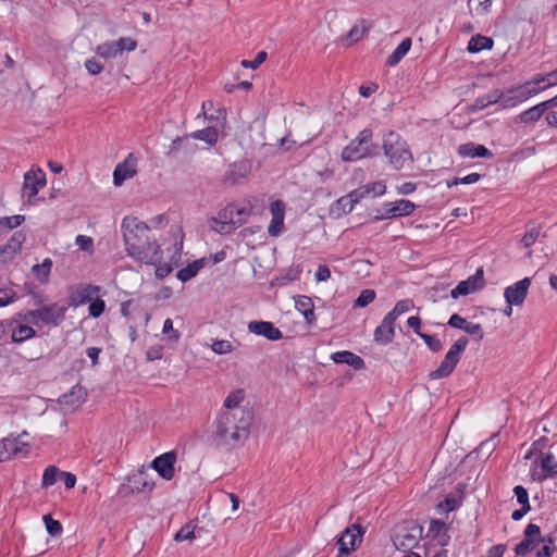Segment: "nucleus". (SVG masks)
I'll return each mask as SVG.
<instances>
[{"label": "nucleus", "instance_id": "1", "mask_svg": "<svg viewBox=\"0 0 557 557\" xmlns=\"http://www.w3.org/2000/svg\"><path fill=\"white\" fill-rule=\"evenodd\" d=\"M125 250L129 257L146 264H157L162 259V250L150 228L137 218L126 216L121 224Z\"/></svg>", "mask_w": 557, "mask_h": 557}, {"label": "nucleus", "instance_id": "2", "mask_svg": "<svg viewBox=\"0 0 557 557\" xmlns=\"http://www.w3.org/2000/svg\"><path fill=\"white\" fill-rule=\"evenodd\" d=\"M252 422L247 409L221 411L215 419L214 435L224 444L234 445L247 438Z\"/></svg>", "mask_w": 557, "mask_h": 557}, {"label": "nucleus", "instance_id": "3", "mask_svg": "<svg viewBox=\"0 0 557 557\" xmlns=\"http://www.w3.org/2000/svg\"><path fill=\"white\" fill-rule=\"evenodd\" d=\"M384 154L395 170H400L413 158L407 143L395 132L387 133L383 138Z\"/></svg>", "mask_w": 557, "mask_h": 557}, {"label": "nucleus", "instance_id": "4", "mask_svg": "<svg viewBox=\"0 0 557 557\" xmlns=\"http://www.w3.org/2000/svg\"><path fill=\"white\" fill-rule=\"evenodd\" d=\"M537 94L539 88H535L531 78L521 85L499 90L500 106L504 109L513 108Z\"/></svg>", "mask_w": 557, "mask_h": 557}, {"label": "nucleus", "instance_id": "5", "mask_svg": "<svg viewBox=\"0 0 557 557\" xmlns=\"http://www.w3.org/2000/svg\"><path fill=\"white\" fill-rule=\"evenodd\" d=\"M468 343L469 339L466 336L457 339L445 355L438 368L430 373V377L432 380H438L450 375L466 350Z\"/></svg>", "mask_w": 557, "mask_h": 557}, {"label": "nucleus", "instance_id": "6", "mask_svg": "<svg viewBox=\"0 0 557 557\" xmlns=\"http://www.w3.org/2000/svg\"><path fill=\"white\" fill-rule=\"evenodd\" d=\"M372 132L363 129L357 138L351 140L342 151V160L345 162L358 161L371 153Z\"/></svg>", "mask_w": 557, "mask_h": 557}, {"label": "nucleus", "instance_id": "7", "mask_svg": "<svg viewBox=\"0 0 557 557\" xmlns=\"http://www.w3.org/2000/svg\"><path fill=\"white\" fill-rule=\"evenodd\" d=\"M65 309L57 304L42 306L37 310L26 312L23 320L34 325L52 324L58 325L64 319Z\"/></svg>", "mask_w": 557, "mask_h": 557}, {"label": "nucleus", "instance_id": "8", "mask_svg": "<svg viewBox=\"0 0 557 557\" xmlns=\"http://www.w3.org/2000/svg\"><path fill=\"white\" fill-rule=\"evenodd\" d=\"M137 48V41L131 37H121L114 41L100 44L96 48L98 57L104 60H114L123 55L124 51L131 52Z\"/></svg>", "mask_w": 557, "mask_h": 557}, {"label": "nucleus", "instance_id": "9", "mask_svg": "<svg viewBox=\"0 0 557 557\" xmlns=\"http://www.w3.org/2000/svg\"><path fill=\"white\" fill-rule=\"evenodd\" d=\"M363 533L364 531L360 524L355 523L347 527L337 541L339 553L348 555L354 552L361 543Z\"/></svg>", "mask_w": 557, "mask_h": 557}, {"label": "nucleus", "instance_id": "10", "mask_svg": "<svg viewBox=\"0 0 557 557\" xmlns=\"http://www.w3.org/2000/svg\"><path fill=\"white\" fill-rule=\"evenodd\" d=\"M46 185V174L41 169L30 170L24 174L23 194L29 203L37 196L40 188Z\"/></svg>", "mask_w": 557, "mask_h": 557}, {"label": "nucleus", "instance_id": "11", "mask_svg": "<svg viewBox=\"0 0 557 557\" xmlns=\"http://www.w3.org/2000/svg\"><path fill=\"white\" fill-rule=\"evenodd\" d=\"M312 140L309 133H305L300 129V125L293 127L292 125L287 128L285 135L281 137V147L286 143H292L295 147V152L298 158H305L306 153L302 148Z\"/></svg>", "mask_w": 557, "mask_h": 557}, {"label": "nucleus", "instance_id": "12", "mask_svg": "<svg viewBox=\"0 0 557 557\" xmlns=\"http://www.w3.org/2000/svg\"><path fill=\"white\" fill-rule=\"evenodd\" d=\"M422 537V527L416 522H410L403 527L396 534L395 544L401 549L407 550L413 548Z\"/></svg>", "mask_w": 557, "mask_h": 557}, {"label": "nucleus", "instance_id": "13", "mask_svg": "<svg viewBox=\"0 0 557 557\" xmlns=\"http://www.w3.org/2000/svg\"><path fill=\"white\" fill-rule=\"evenodd\" d=\"M176 462V453L174 450L164 453L153 459L151 468L164 480H172L175 475L174 465Z\"/></svg>", "mask_w": 557, "mask_h": 557}, {"label": "nucleus", "instance_id": "14", "mask_svg": "<svg viewBox=\"0 0 557 557\" xmlns=\"http://www.w3.org/2000/svg\"><path fill=\"white\" fill-rule=\"evenodd\" d=\"M531 285V278L524 277L517 283L505 288L504 297L507 305L521 306L528 295L529 287Z\"/></svg>", "mask_w": 557, "mask_h": 557}, {"label": "nucleus", "instance_id": "15", "mask_svg": "<svg viewBox=\"0 0 557 557\" xmlns=\"http://www.w3.org/2000/svg\"><path fill=\"white\" fill-rule=\"evenodd\" d=\"M100 294V287L97 285H78L70 294V305L79 307L92 301Z\"/></svg>", "mask_w": 557, "mask_h": 557}, {"label": "nucleus", "instance_id": "16", "mask_svg": "<svg viewBox=\"0 0 557 557\" xmlns=\"http://www.w3.org/2000/svg\"><path fill=\"white\" fill-rule=\"evenodd\" d=\"M484 286L483 270L479 269L474 275L468 280L460 282L451 292L450 295L454 299L460 296L472 294Z\"/></svg>", "mask_w": 557, "mask_h": 557}, {"label": "nucleus", "instance_id": "17", "mask_svg": "<svg viewBox=\"0 0 557 557\" xmlns=\"http://www.w3.org/2000/svg\"><path fill=\"white\" fill-rule=\"evenodd\" d=\"M416 210V205L407 199L396 200L386 205L384 213L376 216V220L408 216Z\"/></svg>", "mask_w": 557, "mask_h": 557}, {"label": "nucleus", "instance_id": "18", "mask_svg": "<svg viewBox=\"0 0 557 557\" xmlns=\"http://www.w3.org/2000/svg\"><path fill=\"white\" fill-rule=\"evenodd\" d=\"M26 443L20 441L18 438L7 437L0 442V461H7L12 457H16L18 455H25Z\"/></svg>", "mask_w": 557, "mask_h": 557}, {"label": "nucleus", "instance_id": "19", "mask_svg": "<svg viewBox=\"0 0 557 557\" xmlns=\"http://www.w3.org/2000/svg\"><path fill=\"white\" fill-rule=\"evenodd\" d=\"M374 341L381 345L392 343L395 337V320L389 315H385L381 324L374 330Z\"/></svg>", "mask_w": 557, "mask_h": 557}, {"label": "nucleus", "instance_id": "20", "mask_svg": "<svg viewBox=\"0 0 557 557\" xmlns=\"http://www.w3.org/2000/svg\"><path fill=\"white\" fill-rule=\"evenodd\" d=\"M248 331L252 334L263 336L269 341L278 339V329H276L272 322L250 321L248 323Z\"/></svg>", "mask_w": 557, "mask_h": 557}, {"label": "nucleus", "instance_id": "21", "mask_svg": "<svg viewBox=\"0 0 557 557\" xmlns=\"http://www.w3.org/2000/svg\"><path fill=\"white\" fill-rule=\"evenodd\" d=\"M26 236L22 231L15 232L10 240L0 247V257L3 261L11 259L21 248L25 242Z\"/></svg>", "mask_w": 557, "mask_h": 557}, {"label": "nucleus", "instance_id": "22", "mask_svg": "<svg viewBox=\"0 0 557 557\" xmlns=\"http://www.w3.org/2000/svg\"><path fill=\"white\" fill-rule=\"evenodd\" d=\"M370 28H371V23L364 18H361V20L357 21V23L352 26V28L348 32V34L344 38H342V42L346 47H349L352 44L361 40L366 36V34L368 33V30Z\"/></svg>", "mask_w": 557, "mask_h": 557}, {"label": "nucleus", "instance_id": "23", "mask_svg": "<svg viewBox=\"0 0 557 557\" xmlns=\"http://www.w3.org/2000/svg\"><path fill=\"white\" fill-rule=\"evenodd\" d=\"M458 153L461 157L466 158H492L493 153L482 145H476L474 143H467L460 145L458 148Z\"/></svg>", "mask_w": 557, "mask_h": 557}, {"label": "nucleus", "instance_id": "24", "mask_svg": "<svg viewBox=\"0 0 557 557\" xmlns=\"http://www.w3.org/2000/svg\"><path fill=\"white\" fill-rule=\"evenodd\" d=\"M428 536L432 537L430 542H437L438 544L447 545L449 536L447 534L446 523L441 520H432Z\"/></svg>", "mask_w": 557, "mask_h": 557}, {"label": "nucleus", "instance_id": "25", "mask_svg": "<svg viewBox=\"0 0 557 557\" xmlns=\"http://www.w3.org/2000/svg\"><path fill=\"white\" fill-rule=\"evenodd\" d=\"M250 172V165L246 161L236 162L232 164L226 172L225 182L230 184H236L239 180L248 176Z\"/></svg>", "mask_w": 557, "mask_h": 557}, {"label": "nucleus", "instance_id": "26", "mask_svg": "<svg viewBox=\"0 0 557 557\" xmlns=\"http://www.w3.org/2000/svg\"><path fill=\"white\" fill-rule=\"evenodd\" d=\"M331 359L335 363H345V364L352 367L356 370L361 369L364 366V362L361 357L355 355L354 352L347 351V350L334 352L331 356Z\"/></svg>", "mask_w": 557, "mask_h": 557}, {"label": "nucleus", "instance_id": "27", "mask_svg": "<svg viewBox=\"0 0 557 557\" xmlns=\"http://www.w3.org/2000/svg\"><path fill=\"white\" fill-rule=\"evenodd\" d=\"M136 174V170L133 165L128 164V161L119 163L113 172V183L115 186H121L126 180L132 178Z\"/></svg>", "mask_w": 557, "mask_h": 557}, {"label": "nucleus", "instance_id": "28", "mask_svg": "<svg viewBox=\"0 0 557 557\" xmlns=\"http://www.w3.org/2000/svg\"><path fill=\"white\" fill-rule=\"evenodd\" d=\"M535 88H539V94L550 87L557 86V69L545 74H535L532 76Z\"/></svg>", "mask_w": 557, "mask_h": 557}, {"label": "nucleus", "instance_id": "29", "mask_svg": "<svg viewBox=\"0 0 557 557\" xmlns=\"http://www.w3.org/2000/svg\"><path fill=\"white\" fill-rule=\"evenodd\" d=\"M541 236L545 237V234L542 232V225L534 223L529 224L525 234L520 240V245L529 249Z\"/></svg>", "mask_w": 557, "mask_h": 557}, {"label": "nucleus", "instance_id": "30", "mask_svg": "<svg viewBox=\"0 0 557 557\" xmlns=\"http://www.w3.org/2000/svg\"><path fill=\"white\" fill-rule=\"evenodd\" d=\"M541 469L543 474L539 476V481H544L548 478L557 475V460L553 454H546L541 460Z\"/></svg>", "mask_w": 557, "mask_h": 557}, {"label": "nucleus", "instance_id": "31", "mask_svg": "<svg viewBox=\"0 0 557 557\" xmlns=\"http://www.w3.org/2000/svg\"><path fill=\"white\" fill-rule=\"evenodd\" d=\"M188 137H190L193 139L202 140L206 144H208L209 146H214L218 141L219 134L214 127L209 126V127L193 132L191 134L186 136V138H188Z\"/></svg>", "mask_w": 557, "mask_h": 557}, {"label": "nucleus", "instance_id": "32", "mask_svg": "<svg viewBox=\"0 0 557 557\" xmlns=\"http://www.w3.org/2000/svg\"><path fill=\"white\" fill-rule=\"evenodd\" d=\"M411 45L412 41L410 38L404 39L387 58V64L389 66L397 65L400 60L409 52Z\"/></svg>", "mask_w": 557, "mask_h": 557}, {"label": "nucleus", "instance_id": "33", "mask_svg": "<svg viewBox=\"0 0 557 557\" xmlns=\"http://www.w3.org/2000/svg\"><path fill=\"white\" fill-rule=\"evenodd\" d=\"M36 336V331L26 324H17L12 329L11 339L13 343H23Z\"/></svg>", "mask_w": 557, "mask_h": 557}, {"label": "nucleus", "instance_id": "34", "mask_svg": "<svg viewBox=\"0 0 557 557\" xmlns=\"http://www.w3.org/2000/svg\"><path fill=\"white\" fill-rule=\"evenodd\" d=\"M492 47V38L482 35H475L469 40L467 49L470 53H476L485 49H491Z\"/></svg>", "mask_w": 557, "mask_h": 557}, {"label": "nucleus", "instance_id": "35", "mask_svg": "<svg viewBox=\"0 0 557 557\" xmlns=\"http://www.w3.org/2000/svg\"><path fill=\"white\" fill-rule=\"evenodd\" d=\"M245 398L244 389H236L231 392L224 399L223 411H235V409H244L240 404Z\"/></svg>", "mask_w": 557, "mask_h": 557}, {"label": "nucleus", "instance_id": "36", "mask_svg": "<svg viewBox=\"0 0 557 557\" xmlns=\"http://www.w3.org/2000/svg\"><path fill=\"white\" fill-rule=\"evenodd\" d=\"M544 113L545 112L543 111V108L540 106V103H537L536 106L522 111L517 116V121L523 124L534 123L537 122Z\"/></svg>", "mask_w": 557, "mask_h": 557}, {"label": "nucleus", "instance_id": "37", "mask_svg": "<svg viewBox=\"0 0 557 557\" xmlns=\"http://www.w3.org/2000/svg\"><path fill=\"white\" fill-rule=\"evenodd\" d=\"M367 197V190L363 186L350 191L347 196L339 199V203L343 205L344 209L348 207V211H352L355 205L361 199Z\"/></svg>", "mask_w": 557, "mask_h": 557}, {"label": "nucleus", "instance_id": "38", "mask_svg": "<svg viewBox=\"0 0 557 557\" xmlns=\"http://www.w3.org/2000/svg\"><path fill=\"white\" fill-rule=\"evenodd\" d=\"M295 308L305 317L308 322H311L314 312L312 300L307 296H299L295 300Z\"/></svg>", "mask_w": 557, "mask_h": 557}, {"label": "nucleus", "instance_id": "39", "mask_svg": "<svg viewBox=\"0 0 557 557\" xmlns=\"http://www.w3.org/2000/svg\"><path fill=\"white\" fill-rule=\"evenodd\" d=\"M203 267V260L200 259V260H195L193 263L188 264L187 267L181 269L177 274H176V277L182 281V282H188L189 280H191L194 276L197 275V273L199 272V270Z\"/></svg>", "mask_w": 557, "mask_h": 557}, {"label": "nucleus", "instance_id": "40", "mask_svg": "<svg viewBox=\"0 0 557 557\" xmlns=\"http://www.w3.org/2000/svg\"><path fill=\"white\" fill-rule=\"evenodd\" d=\"M494 103L500 104L499 89H494L483 96L478 97L474 100L473 106L478 110H482V109H485L486 107L494 104Z\"/></svg>", "mask_w": 557, "mask_h": 557}, {"label": "nucleus", "instance_id": "41", "mask_svg": "<svg viewBox=\"0 0 557 557\" xmlns=\"http://www.w3.org/2000/svg\"><path fill=\"white\" fill-rule=\"evenodd\" d=\"M541 542H544V540L530 539L524 536V539L515 547V553L517 556H525L531 553Z\"/></svg>", "mask_w": 557, "mask_h": 557}, {"label": "nucleus", "instance_id": "42", "mask_svg": "<svg viewBox=\"0 0 557 557\" xmlns=\"http://www.w3.org/2000/svg\"><path fill=\"white\" fill-rule=\"evenodd\" d=\"M61 475V470L57 466H48L42 474L41 486L49 487L53 485Z\"/></svg>", "mask_w": 557, "mask_h": 557}, {"label": "nucleus", "instance_id": "43", "mask_svg": "<svg viewBox=\"0 0 557 557\" xmlns=\"http://www.w3.org/2000/svg\"><path fill=\"white\" fill-rule=\"evenodd\" d=\"M249 210L247 207L238 208L236 205H231L225 209V213H230V219L233 224L235 223H242L243 216H246L249 214ZM226 218V214H224Z\"/></svg>", "mask_w": 557, "mask_h": 557}, {"label": "nucleus", "instance_id": "44", "mask_svg": "<svg viewBox=\"0 0 557 557\" xmlns=\"http://www.w3.org/2000/svg\"><path fill=\"white\" fill-rule=\"evenodd\" d=\"M51 267L52 261L49 258H46L40 264L33 265L32 270L37 275L38 280L44 282L48 278Z\"/></svg>", "mask_w": 557, "mask_h": 557}, {"label": "nucleus", "instance_id": "45", "mask_svg": "<svg viewBox=\"0 0 557 557\" xmlns=\"http://www.w3.org/2000/svg\"><path fill=\"white\" fill-rule=\"evenodd\" d=\"M445 546L437 542H429L425 547L424 557H447L448 552L444 548Z\"/></svg>", "mask_w": 557, "mask_h": 557}, {"label": "nucleus", "instance_id": "46", "mask_svg": "<svg viewBox=\"0 0 557 557\" xmlns=\"http://www.w3.org/2000/svg\"><path fill=\"white\" fill-rule=\"evenodd\" d=\"M195 537V525L191 522L183 525L174 535L176 542L191 541Z\"/></svg>", "mask_w": 557, "mask_h": 557}, {"label": "nucleus", "instance_id": "47", "mask_svg": "<svg viewBox=\"0 0 557 557\" xmlns=\"http://www.w3.org/2000/svg\"><path fill=\"white\" fill-rule=\"evenodd\" d=\"M413 307V302L410 299H404L398 301L394 309L387 313V315L392 317L393 320L401 315L403 313L409 311Z\"/></svg>", "mask_w": 557, "mask_h": 557}, {"label": "nucleus", "instance_id": "48", "mask_svg": "<svg viewBox=\"0 0 557 557\" xmlns=\"http://www.w3.org/2000/svg\"><path fill=\"white\" fill-rule=\"evenodd\" d=\"M364 189L367 190V197H377L382 196L386 191V184L383 181L372 182L363 185Z\"/></svg>", "mask_w": 557, "mask_h": 557}, {"label": "nucleus", "instance_id": "49", "mask_svg": "<svg viewBox=\"0 0 557 557\" xmlns=\"http://www.w3.org/2000/svg\"><path fill=\"white\" fill-rule=\"evenodd\" d=\"M270 209H271V213H272V220L269 225V233L272 236H277L278 235V200L272 201Z\"/></svg>", "mask_w": 557, "mask_h": 557}, {"label": "nucleus", "instance_id": "50", "mask_svg": "<svg viewBox=\"0 0 557 557\" xmlns=\"http://www.w3.org/2000/svg\"><path fill=\"white\" fill-rule=\"evenodd\" d=\"M374 299L375 292L373 289H363L355 300L354 306L357 308H363L371 304Z\"/></svg>", "mask_w": 557, "mask_h": 557}, {"label": "nucleus", "instance_id": "51", "mask_svg": "<svg viewBox=\"0 0 557 557\" xmlns=\"http://www.w3.org/2000/svg\"><path fill=\"white\" fill-rule=\"evenodd\" d=\"M44 521H45L46 530L50 535H52V536L61 535L63 528H62V524L58 520H54L50 516L47 515L44 517Z\"/></svg>", "mask_w": 557, "mask_h": 557}, {"label": "nucleus", "instance_id": "52", "mask_svg": "<svg viewBox=\"0 0 557 557\" xmlns=\"http://www.w3.org/2000/svg\"><path fill=\"white\" fill-rule=\"evenodd\" d=\"M89 304L88 312L92 318H99L106 310V302L99 296Z\"/></svg>", "mask_w": 557, "mask_h": 557}, {"label": "nucleus", "instance_id": "53", "mask_svg": "<svg viewBox=\"0 0 557 557\" xmlns=\"http://www.w3.org/2000/svg\"><path fill=\"white\" fill-rule=\"evenodd\" d=\"M267 52L265 51H259L253 60H243L242 66L245 69H257L259 67L265 60H267Z\"/></svg>", "mask_w": 557, "mask_h": 557}, {"label": "nucleus", "instance_id": "54", "mask_svg": "<svg viewBox=\"0 0 557 557\" xmlns=\"http://www.w3.org/2000/svg\"><path fill=\"white\" fill-rule=\"evenodd\" d=\"M25 220L24 215H12V216H5L0 220V226H4L9 230H12L14 227L20 226L23 221Z\"/></svg>", "mask_w": 557, "mask_h": 557}, {"label": "nucleus", "instance_id": "55", "mask_svg": "<svg viewBox=\"0 0 557 557\" xmlns=\"http://www.w3.org/2000/svg\"><path fill=\"white\" fill-rule=\"evenodd\" d=\"M419 336L424 341L426 346L434 352H437L442 349L441 341L434 335H429L424 333H419Z\"/></svg>", "mask_w": 557, "mask_h": 557}, {"label": "nucleus", "instance_id": "56", "mask_svg": "<svg viewBox=\"0 0 557 557\" xmlns=\"http://www.w3.org/2000/svg\"><path fill=\"white\" fill-rule=\"evenodd\" d=\"M16 300V293L12 288H0V307H5Z\"/></svg>", "mask_w": 557, "mask_h": 557}, {"label": "nucleus", "instance_id": "57", "mask_svg": "<svg viewBox=\"0 0 557 557\" xmlns=\"http://www.w3.org/2000/svg\"><path fill=\"white\" fill-rule=\"evenodd\" d=\"M85 67L90 75H97L103 70L101 62L95 57L86 60Z\"/></svg>", "mask_w": 557, "mask_h": 557}, {"label": "nucleus", "instance_id": "58", "mask_svg": "<svg viewBox=\"0 0 557 557\" xmlns=\"http://www.w3.org/2000/svg\"><path fill=\"white\" fill-rule=\"evenodd\" d=\"M211 348L215 354L223 355V354L231 352L233 349V346H232L231 342L221 339V341H214L211 345Z\"/></svg>", "mask_w": 557, "mask_h": 557}, {"label": "nucleus", "instance_id": "59", "mask_svg": "<svg viewBox=\"0 0 557 557\" xmlns=\"http://www.w3.org/2000/svg\"><path fill=\"white\" fill-rule=\"evenodd\" d=\"M513 493L517 497L518 503L521 505V507L529 508V509L531 508L530 504H529L528 492L523 486H521V485L516 486L513 488Z\"/></svg>", "mask_w": 557, "mask_h": 557}, {"label": "nucleus", "instance_id": "60", "mask_svg": "<svg viewBox=\"0 0 557 557\" xmlns=\"http://www.w3.org/2000/svg\"><path fill=\"white\" fill-rule=\"evenodd\" d=\"M480 174L478 173H470L469 175L462 177V178H455L453 181L447 182L448 187L456 186L458 184H473L476 183L480 180Z\"/></svg>", "mask_w": 557, "mask_h": 557}, {"label": "nucleus", "instance_id": "61", "mask_svg": "<svg viewBox=\"0 0 557 557\" xmlns=\"http://www.w3.org/2000/svg\"><path fill=\"white\" fill-rule=\"evenodd\" d=\"M465 332L472 336H475L476 341H482L484 337L482 325L479 323L469 322L468 325L465 326Z\"/></svg>", "mask_w": 557, "mask_h": 557}, {"label": "nucleus", "instance_id": "62", "mask_svg": "<svg viewBox=\"0 0 557 557\" xmlns=\"http://www.w3.org/2000/svg\"><path fill=\"white\" fill-rule=\"evenodd\" d=\"M163 334L169 335V338L177 341L180 337V334L173 327V321L171 319H166L163 323L162 329Z\"/></svg>", "mask_w": 557, "mask_h": 557}, {"label": "nucleus", "instance_id": "63", "mask_svg": "<svg viewBox=\"0 0 557 557\" xmlns=\"http://www.w3.org/2000/svg\"><path fill=\"white\" fill-rule=\"evenodd\" d=\"M468 323L469 322L465 318L457 313L453 314L448 321V325L451 327L460 329L462 331H465V326H467Z\"/></svg>", "mask_w": 557, "mask_h": 557}, {"label": "nucleus", "instance_id": "64", "mask_svg": "<svg viewBox=\"0 0 557 557\" xmlns=\"http://www.w3.org/2000/svg\"><path fill=\"white\" fill-rule=\"evenodd\" d=\"M506 546L503 544L494 545L486 552V557H503Z\"/></svg>", "mask_w": 557, "mask_h": 557}]
</instances>
